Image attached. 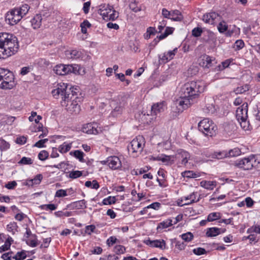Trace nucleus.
Instances as JSON below:
<instances>
[{
  "instance_id": "39",
  "label": "nucleus",
  "mask_w": 260,
  "mask_h": 260,
  "mask_svg": "<svg viewBox=\"0 0 260 260\" xmlns=\"http://www.w3.org/2000/svg\"><path fill=\"white\" fill-rule=\"evenodd\" d=\"M233 60L232 59H228L224 60V61H222L220 64H219L217 66V68H218L217 70L218 71L223 70L225 68L229 67V66L230 65L231 62L233 61Z\"/></svg>"
},
{
  "instance_id": "46",
  "label": "nucleus",
  "mask_w": 260,
  "mask_h": 260,
  "mask_svg": "<svg viewBox=\"0 0 260 260\" xmlns=\"http://www.w3.org/2000/svg\"><path fill=\"white\" fill-rule=\"evenodd\" d=\"M249 88V86L247 84H246L240 87H238L234 90V92L236 93V94H242L248 90Z\"/></svg>"
},
{
  "instance_id": "14",
  "label": "nucleus",
  "mask_w": 260,
  "mask_h": 260,
  "mask_svg": "<svg viewBox=\"0 0 260 260\" xmlns=\"http://www.w3.org/2000/svg\"><path fill=\"white\" fill-rule=\"evenodd\" d=\"M112 170H117L121 168V162L118 157L112 156L107 158V160L104 161Z\"/></svg>"
},
{
  "instance_id": "11",
  "label": "nucleus",
  "mask_w": 260,
  "mask_h": 260,
  "mask_svg": "<svg viewBox=\"0 0 260 260\" xmlns=\"http://www.w3.org/2000/svg\"><path fill=\"white\" fill-rule=\"evenodd\" d=\"M248 104L245 103L242 105L238 108L236 111V117L239 122L241 123V125L245 130L246 120L248 118Z\"/></svg>"
},
{
  "instance_id": "17",
  "label": "nucleus",
  "mask_w": 260,
  "mask_h": 260,
  "mask_svg": "<svg viewBox=\"0 0 260 260\" xmlns=\"http://www.w3.org/2000/svg\"><path fill=\"white\" fill-rule=\"evenodd\" d=\"M198 192H193L190 194L184 196L181 198V201H187L185 203V205H190L194 203L198 202L201 199V194H199V197H198Z\"/></svg>"
},
{
  "instance_id": "33",
  "label": "nucleus",
  "mask_w": 260,
  "mask_h": 260,
  "mask_svg": "<svg viewBox=\"0 0 260 260\" xmlns=\"http://www.w3.org/2000/svg\"><path fill=\"white\" fill-rule=\"evenodd\" d=\"M29 6L27 4H23L21 7L16 8L18 12L20 13V15L22 17L25 16L29 10Z\"/></svg>"
},
{
  "instance_id": "3",
  "label": "nucleus",
  "mask_w": 260,
  "mask_h": 260,
  "mask_svg": "<svg viewBox=\"0 0 260 260\" xmlns=\"http://www.w3.org/2000/svg\"><path fill=\"white\" fill-rule=\"evenodd\" d=\"M68 86L67 84L64 83L58 84L57 87L52 90L51 92L53 96L55 98L58 99L59 95H60L61 98L65 96L66 97L69 95L70 99H73L77 98V100H80V98L78 96V93L79 92V88L74 87L68 88Z\"/></svg>"
},
{
  "instance_id": "9",
  "label": "nucleus",
  "mask_w": 260,
  "mask_h": 260,
  "mask_svg": "<svg viewBox=\"0 0 260 260\" xmlns=\"http://www.w3.org/2000/svg\"><path fill=\"white\" fill-rule=\"evenodd\" d=\"M79 67L78 65L74 64H63L56 65L53 69L54 72L58 75H66L73 73L75 74L79 73Z\"/></svg>"
},
{
  "instance_id": "23",
  "label": "nucleus",
  "mask_w": 260,
  "mask_h": 260,
  "mask_svg": "<svg viewBox=\"0 0 260 260\" xmlns=\"http://www.w3.org/2000/svg\"><path fill=\"white\" fill-rule=\"evenodd\" d=\"M225 229H222L218 228H208L206 232V236L208 237H212L218 236L221 233L225 232Z\"/></svg>"
},
{
  "instance_id": "56",
  "label": "nucleus",
  "mask_w": 260,
  "mask_h": 260,
  "mask_svg": "<svg viewBox=\"0 0 260 260\" xmlns=\"http://www.w3.org/2000/svg\"><path fill=\"white\" fill-rule=\"evenodd\" d=\"M245 44L242 40H237L234 44V48L236 50H239L244 47Z\"/></svg>"
},
{
  "instance_id": "15",
  "label": "nucleus",
  "mask_w": 260,
  "mask_h": 260,
  "mask_svg": "<svg viewBox=\"0 0 260 260\" xmlns=\"http://www.w3.org/2000/svg\"><path fill=\"white\" fill-rule=\"evenodd\" d=\"M194 101L187 97H184L180 94L179 99L176 101V105L180 106L182 110L186 109L189 107L193 103Z\"/></svg>"
},
{
  "instance_id": "22",
  "label": "nucleus",
  "mask_w": 260,
  "mask_h": 260,
  "mask_svg": "<svg viewBox=\"0 0 260 260\" xmlns=\"http://www.w3.org/2000/svg\"><path fill=\"white\" fill-rule=\"evenodd\" d=\"M219 17L218 13L216 12H211L203 16V20L207 23L210 24H214L216 19Z\"/></svg>"
},
{
  "instance_id": "60",
  "label": "nucleus",
  "mask_w": 260,
  "mask_h": 260,
  "mask_svg": "<svg viewBox=\"0 0 260 260\" xmlns=\"http://www.w3.org/2000/svg\"><path fill=\"white\" fill-rule=\"evenodd\" d=\"M193 252L198 255L206 254L207 253L205 249L202 247H198L193 249Z\"/></svg>"
},
{
  "instance_id": "57",
  "label": "nucleus",
  "mask_w": 260,
  "mask_h": 260,
  "mask_svg": "<svg viewBox=\"0 0 260 260\" xmlns=\"http://www.w3.org/2000/svg\"><path fill=\"white\" fill-rule=\"evenodd\" d=\"M227 153V155L225 157L228 156H236L240 154V151L237 148H235L234 149L230 150L228 152L225 151Z\"/></svg>"
},
{
  "instance_id": "16",
  "label": "nucleus",
  "mask_w": 260,
  "mask_h": 260,
  "mask_svg": "<svg viewBox=\"0 0 260 260\" xmlns=\"http://www.w3.org/2000/svg\"><path fill=\"white\" fill-rule=\"evenodd\" d=\"M143 242L151 247H157L161 249L166 248V242L164 240H151L150 239H148L144 240Z\"/></svg>"
},
{
  "instance_id": "19",
  "label": "nucleus",
  "mask_w": 260,
  "mask_h": 260,
  "mask_svg": "<svg viewBox=\"0 0 260 260\" xmlns=\"http://www.w3.org/2000/svg\"><path fill=\"white\" fill-rule=\"evenodd\" d=\"M214 58L206 54H204L201 56L199 60V64L203 68H209L212 66V62L214 61Z\"/></svg>"
},
{
  "instance_id": "61",
  "label": "nucleus",
  "mask_w": 260,
  "mask_h": 260,
  "mask_svg": "<svg viewBox=\"0 0 260 260\" xmlns=\"http://www.w3.org/2000/svg\"><path fill=\"white\" fill-rule=\"evenodd\" d=\"M252 232L260 234V225H256L252 226L247 230L248 233H251Z\"/></svg>"
},
{
  "instance_id": "8",
  "label": "nucleus",
  "mask_w": 260,
  "mask_h": 260,
  "mask_svg": "<svg viewBox=\"0 0 260 260\" xmlns=\"http://www.w3.org/2000/svg\"><path fill=\"white\" fill-rule=\"evenodd\" d=\"M98 13L106 21L115 20L118 17V13L113 7L105 4L100 6Z\"/></svg>"
},
{
  "instance_id": "31",
  "label": "nucleus",
  "mask_w": 260,
  "mask_h": 260,
  "mask_svg": "<svg viewBox=\"0 0 260 260\" xmlns=\"http://www.w3.org/2000/svg\"><path fill=\"white\" fill-rule=\"evenodd\" d=\"M26 243L31 247H36L39 244L37 235L35 234L31 235V237L26 240Z\"/></svg>"
},
{
  "instance_id": "59",
  "label": "nucleus",
  "mask_w": 260,
  "mask_h": 260,
  "mask_svg": "<svg viewBox=\"0 0 260 260\" xmlns=\"http://www.w3.org/2000/svg\"><path fill=\"white\" fill-rule=\"evenodd\" d=\"M48 139H44L42 140H40L37 142L35 145L34 146L38 148H43L45 147V143L48 142Z\"/></svg>"
},
{
  "instance_id": "12",
  "label": "nucleus",
  "mask_w": 260,
  "mask_h": 260,
  "mask_svg": "<svg viewBox=\"0 0 260 260\" xmlns=\"http://www.w3.org/2000/svg\"><path fill=\"white\" fill-rule=\"evenodd\" d=\"M145 144L144 138L142 136H138L134 139L128 146V151L133 153L141 152Z\"/></svg>"
},
{
  "instance_id": "45",
  "label": "nucleus",
  "mask_w": 260,
  "mask_h": 260,
  "mask_svg": "<svg viewBox=\"0 0 260 260\" xmlns=\"http://www.w3.org/2000/svg\"><path fill=\"white\" fill-rule=\"evenodd\" d=\"M174 28L170 27H166L165 32L159 36V39H164L168 37L169 35L172 34Z\"/></svg>"
},
{
  "instance_id": "20",
  "label": "nucleus",
  "mask_w": 260,
  "mask_h": 260,
  "mask_svg": "<svg viewBox=\"0 0 260 260\" xmlns=\"http://www.w3.org/2000/svg\"><path fill=\"white\" fill-rule=\"evenodd\" d=\"M66 56L69 59H83L84 53L80 50L74 49L66 51Z\"/></svg>"
},
{
  "instance_id": "21",
  "label": "nucleus",
  "mask_w": 260,
  "mask_h": 260,
  "mask_svg": "<svg viewBox=\"0 0 260 260\" xmlns=\"http://www.w3.org/2000/svg\"><path fill=\"white\" fill-rule=\"evenodd\" d=\"M177 48H175L173 50L169 51L167 52H165L164 54L161 55H159V59L162 61L163 63H166L168 61L171 60L172 59L175 54L176 53L177 51Z\"/></svg>"
},
{
  "instance_id": "28",
  "label": "nucleus",
  "mask_w": 260,
  "mask_h": 260,
  "mask_svg": "<svg viewBox=\"0 0 260 260\" xmlns=\"http://www.w3.org/2000/svg\"><path fill=\"white\" fill-rule=\"evenodd\" d=\"M240 32V28L234 25L233 26H230L228 29V31L226 32V36L228 37L236 36L239 35Z\"/></svg>"
},
{
  "instance_id": "18",
  "label": "nucleus",
  "mask_w": 260,
  "mask_h": 260,
  "mask_svg": "<svg viewBox=\"0 0 260 260\" xmlns=\"http://www.w3.org/2000/svg\"><path fill=\"white\" fill-rule=\"evenodd\" d=\"M176 157L180 161L182 165H186L188 159L190 157V154L186 151L183 149H179L177 151Z\"/></svg>"
},
{
  "instance_id": "7",
  "label": "nucleus",
  "mask_w": 260,
  "mask_h": 260,
  "mask_svg": "<svg viewBox=\"0 0 260 260\" xmlns=\"http://www.w3.org/2000/svg\"><path fill=\"white\" fill-rule=\"evenodd\" d=\"M255 155L251 154L248 157L238 159L234 161L233 165L238 168L243 170H251L256 163Z\"/></svg>"
},
{
  "instance_id": "6",
  "label": "nucleus",
  "mask_w": 260,
  "mask_h": 260,
  "mask_svg": "<svg viewBox=\"0 0 260 260\" xmlns=\"http://www.w3.org/2000/svg\"><path fill=\"white\" fill-rule=\"evenodd\" d=\"M80 100L77 98L73 99H70L69 96H62L60 102L61 105L65 107L66 109L71 114H77L80 111V106L79 105Z\"/></svg>"
},
{
  "instance_id": "64",
  "label": "nucleus",
  "mask_w": 260,
  "mask_h": 260,
  "mask_svg": "<svg viewBox=\"0 0 260 260\" xmlns=\"http://www.w3.org/2000/svg\"><path fill=\"white\" fill-rule=\"evenodd\" d=\"M156 160H161L164 162H169L171 159V156H167V155H161V156H158L156 157V158H155Z\"/></svg>"
},
{
  "instance_id": "58",
  "label": "nucleus",
  "mask_w": 260,
  "mask_h": 260,
  "mask_svg": "<svg viewBox=\"0 0 260 260\" xmlns=\"http://www.w3.org/2000/svg\"><path fill=\"white\" fill-rule=\"evenodd\" d=\"M43 179V176L42 174L37 175L34 178L32 179V184L34 185H38L40 183Z\"/></svg>"
},
{
  "instance_id": "47",
  "label": "nucleus",
  "mask_w": 260,
  "mask_h": 260,
  "mask_svg": "<svg viewBox=\"0 0 260 260\" xmlns=\"http://www.w3.org/2000/svg\"><path fill=\"white\" fill-rule=\"evenodd\" d=\"M125 251V248L121 245H116L114 248V252L116 254H123Z\"/></svg>"
},
{
  "instance_id": "43",
  "label": "nucleus",
  "mask_w": 260,
  "mask_h": 260,
  "mask_svg": "<svg viewBox=\"0 0 260 260\" xmlns=\"http://www.w3.org/2000/svg\"><path fill=\"white\" fill-rule=\"evenodd\" d=\"M129 7L134 12L141 11V7L138 6V2L136 1L131 2L129 5Z\"/></svg>"
},
{
  "instance_id": "4",
  "label": "nucleus",
  "mask_w": 260,
  "mask_h": 260,
  "mask_svg": "<svg viewBox=\"0 0 260 260\" xmlns=\"http://www.w3.org/2000/svg\"><path fill=\"white\" fill-rule=\"evenodd\" d=\"M15 85L14 76L12 72L4 68H0V88L11 89Z\"/></svg>"
},
{
  "instance_id": "52",
  "label": "nucleus",
  "mask_w": 260,
  "mask_h": 260,
  "mask_svg": "<svg viewBox=\"0 0 260 260\" xmlns=\"http://www.w3.org/2000/svg\"><path fill=\"white\" fill-rule=\"evenodd\" d=\"M49 157V153L46 150L41 151L38 154V158L40 160L44 161Z\"/></svg>"
},
{
  "instance_id": "37",
  "label": "nucleus",
  "mask_w": 260,
  "mask_h": 260,
  "mask_svg": "<svg viewBox=\"0 0 260 260\" xmlns=\"http://www.w3.org/2000/svg\"><path fill=\"white\" fill-rule=\"evenodd\" d=\"M183 177L188 178H195L198 177L199 175L192 171H185L181 173Z\"/></svg>"
},
{
  "instance_id": "5",
  "label": "nucleus",
  "mask_w": 260,
  "mask_h": 260,
  "mask_svg": "<svg viewBox=\"0 0 260 260\" xmlns=\"http://www.w3.org/2000/svg\"><path fill=\"white\" fill-rule=\"evenodd\" d=\"M198 129L205 136L213 137L215 136L217 132V126L209 118H205L201 120L198 123Z\"/></svg>"
},
{
  "instance_id": "42",
  "label": "nucleus",
  "mask_w": 260,
  "mask_h": 260,
  "mask_svg": "<svg viewBox=\"0 0 260 260\" xmlns=\"http://www.w3.org/2000/svg\"><path fill=\"white\" fill-rule=\"evenodd\" d=\"M74 207L78 209H83L86 208V202L84 200L75 202L73 203Z\"/></svg>"
},
{
  "instance_id": "54",
  "label": "nucleus",
  "mask_w": 260,
  "mask_h": 260,
  "mask_svg": "<svg viewBox=\"0 0 260 260\" xmlns=\"http://www.w3.org/2000/svg\"><path fill=\"white\" fill-rule=\"evenodd\" d=\"M217 28L220 32L223 33L225 31H228V26L226 23L224 21H223L219 23Z\"/></svg>"
},
{
  "instance_id": "35",
  "label": "nucleus",
  "mask_w": 260,
  "mask_h": 260,
  "mask_svg": "<svg viewBox=\"0 0 260 260\" xmlns=\"http://www.w3.org/2000/svg\"><path fill=\"white\" fill-rule=\"evenodd\" d=\"M72 153H73L74 156L76 158L78 159L80 162H83L85 161L83 158L84 153L82 151L76 150H75L74 152L71 151L70 152V154H72Z\"/></svg>"
},
{
  "instance_id": "27",
  "label": "nucleus",
  "mask_w": 260,
  "mask_h": 260,
  "mask_svg": "<svg viewBox=\"0 0 260 260\" xmlns=\"http://www.w3.org/2000/svg\"><path fill=\"white\" fill-rule=\"evenodd\" d=\"M217 185L215 181L203 180L200 182V186L208 190H213Z\"/></svg>"
},
{
  "instance_id": "63",
  "label": "nucleus",
  "mask_w": 260,
  "mask_h": 260,
  "mask_svg": "<svg viewBox=\"0 0 260 260\" xmlns=\"http://www.w3.org/2000/svg\"><path fill=\"white\" fill-rule=\"evenodd\" d=\"M202 32L203 30L202 28L200 27H195L192 30V35L195 37H198L201 35Z\"/></svg>"
},
{
  "instance_id": "49",
  "label": "nucleus",
  "mask_w": 260,
  "mask_h": 260,
  "mask_svg": "<svg viewBox=\"0 0 260 260\" xmlns=\"http://www.w3.org/2000/svg\"><path fill=\"white\" fill-rule=\"evenodd\" d=\"M20 165H26L33 164V160L30 157H23L19 161Z\"/></svg>"
},
{
  "instance_id": "13",
  "label": "nucleus",
  "mask_w": 260,
  "mask_h": 260,
  "mask_svg": "<svg viewBox=\"0 0 260 260\" xmlns=\"http://www.w3.org/2000/svg\"><path fill=\"white\" fill-rule=\"evenodd\" d=\"M5 18L6 21L9 24L13 25L17 23L22 17L20 15V13L18 12L17 10L14 8L7 13Z\"/></svg>"
},
{
  "instance_id": "48",
  "label": "nucleus",
  "mask_w": 260,
  "mask_h": 260,
  "mask_svg": "<svg viewBox=\"0 0 260 260\" xmlns=\"http://www.w3.org/2000/svg\"><path fill=\"white\" fill-rule=\"evenodd\" d=\"M54 215L56 217H61L62 216L69 217L72 215V212L71 211L63 212L62 211H58L54 212Z\"/></svg>"
},
{
  "instance_id": "51",
  "label": "nucleus",
  "mask_w": 260,
  "mask_h": 260,
  "mask_svg": "<svg viewBox=\"0 0 260 260\" xmlns=\"http://www.w3.org/2000/svg\"><path fill=\"white\" fill-rule=\"evenodd\" d=\"M182 239L185 242L191 241L193 238V234L190 232H187L181 235Z\"/></svg>"
},
{
  "instance_id": "34",
  "label": "nucleus",
  "mask_w": 260,
  "mask_h": 260,
  "mask_svg": "<svg viewBox=\"0 0 260 260\" xmlns=\"http://www.w3.org/2000/svg\"><path fill=\"white\" fill-rule=\"evenodd\" d=\"M124 109V104L120 103L119 105L114 108L111 114L113 116H117L118 115L122 114Z\"/></svg>"
},
{
  "instance_id": "55",
  "label": "nucleus",
  "mask_w": 260,
  "mask_h": 260,
  "mask_svg": "<svg viewBox=\"0 0 260 260\" xmlns=\"http://www.w3.org/2000/svg\"><path fill=\"white\" fill-rule=\"evenodd\" d=\"M18 228L16 222H10L7 225V229L9 232L14 233Z\"/></svg>"
},
{
  "instance_id": "44",
  "label": "nucleus",
  "mask_w": 260,
  "mask_h": 260,
  "mask_svg": "<svg viewBox=\"0 0 260 260\" xmlns=\"http://www.w3.org/2000/svg\"><path fill=\"white\" fill-rule=\"evenodd\" d=\"M116 202V197L112 196H109L107 198H105L102 201V203L105 205L113 204Z\"/></svg>"
},
{
  "instance_id": "62",
  "label": "nucleus",
  "mask_w": 260,
  "mask_h": 260,
  "mask_svg": "<svg viewBox=\"0 0 260 260\" xmlns=\"http://www.w3.org/2000/svg\"><path fill=\"white\" fill-rule=\"evenodd\" d=\"M67 196V191L60 189L57 190L55 193V197L57 198L64 197Z\"/></svg>"
},
{
  "instance_id": "41",
  "label": "nucleus",
  "mask_w": 260,
  "mask_h": 260,
  "mask_svg": "<svg viewBox=\"0 0 260 260\" xmlns=\"http://www.w3.org/2000/svg\"><path fill=\"white\" fill-rule=\"evenodd\" d=\"M26 251L23 250L21 251L17 252L16 255L13 256V258L15 260H23L26 257Z\"/></svg>"
},
{
  "instance_id": "1",
  "label": "nucleus",
  "mask_w": 260,
  "mask_h": 260,
  "mask_svg": "<svg viewBox=\"0 0 260 260\" xmlns=\"http://www.w3.org/2000/svg\"><path fill=\"white\" fill-rule=\"evenodd\" d=\"M17 38L7 32L0 33V59H6L15 54L19 49Z\"/></svg>"
},
{
  "instance_id": "50",
  "label": "nucleus",
  "mask_w": 260,
  "mask_h": 260,
  "mask_svg": "<svg viewBox=\"0 0 260 260\" xmlns=\"http://www.w3.org/2000/svg\"><path fill=\"white\" fill-rule=\"evenodd\" d=\"M11 245V243L10 241L9 238H8L5 242V244L0 247V253L10 249Z\"/></svg>"
},
{
  "instance_id": "24",
  "label": "nucleus",
  "mask_w": 260,
  "mask_h": 260,
  "mask_svg": "<svg viewBox=\"0 0 260 260\" xmlns=\"http://www.w3.org/2000/svg\"><path fill=\"white\" fill-rule=\"evenodd\" d=\"M165 110V105L164 102L158 103L154 104L151 107V114L157 115V114L164 112Z\"/></svg>"
},
{
  "instance_id": "32",
  "label": "nucleus",
  "mask_w": 260,
  "mask_h": 260,
  "mask_svg": "<svg viewBox=\"0 0 260 260\" xmlns=\"http://www.w3.org/2000/svg\"><path fill=\"white\" fill-rule=\"evenodd\" d=\"M203 111L208 114H213L215 113L216 109L214 104H208L203 108Z\"/></svg>"
},
{
  "instance_id": "2",
  "label": "nucleus",
  "mask_w": 260,
  "mask_h": 260,
  "mask_svg": "<svg viewBox=\"0 0 260 260\" xmlns=\"http://www.w3.org/2000/svg\"><path fill=\"white\" fill-rule=\"evenodd\" d=\"M202 81H191L185 83L181 87L180 94L193 101L198 99L205 88Z\"/></svg>"
},
{
  "instance_id": "26",
  "label": "nucleus",
  "mask_w": 260,
  "mask_h": 260,
  "mask_svg": "<svg viewBox=\"0 0 260 260\" xmlns=\"http://www.w3.org/2000/svg\"><path fill=\"white\" fill-rule=\"evenodd\" d=\"M96 124L88 123L86 126H84L83 128L84 132L88 134H97L99 132L95 127Z\"/></svg>"
},
{
  "instance_id": "36",
  "label": "nucleus",
  "mask_w": 260,
  "mask_h": 260,
  "mask_svg": "<svg viewBox=\"0 0 260 260\" xmlns=\"http://www.w3.org/2000/svg\"><path fill=\"white\" fill-rule=\"evenodd\" d=\"M221 217V214L219 212H212L210 213L207 217L208 222L213 221L219 219Z\"/></svg>"
},
{
  "instance_id": "30",
  "label": "nucleus",
  "mask_w": 260,
  "mask_h": 260,
  "mask_svg": "<svg viewBox=\"0 0 260 260\" xmlns=\"http://www.w3.org/2000/svg\"><path fill=\"white\" fill-rule=\"evenodd\" d=\"M170 16V19L176 21H181L183 19V16L181 13L177 10L172 11Z\"/></svg>"
},
{
  "instance_id": "40",
  "label": "nucleus",
  "mask_w": 260,
  "mask_h": 260,
  "mask_svg": "<svg viewBox=\"0 0 260 260\" xmlns=\"http://www.w3.org/2000/svg\"><path fill=\"white\" fill-rule=\"evenodd\" d=\"M39 207L42 210H46V211H48V210L53 211L57 209V205L53 204H44V205H41V206H40Z\"/></svg>"
},
{
  "instance_id": "10",
  "label": "nucleus",
  "mask_w": 260,
  "mask_h": 260,
  "mask_svg": "<svg viewBox=\"0 0 260 260\" xmlns=\"http://www.w3.org/2000/svg\"><path fill=\"white\" fill-rule=\"evenodd\" d=\"M201 155L204 162H208L212 159H221L227 155V153L223 151L216 152L209 149H203L201 151Z\"/></svg>"
},
{
  "instance_id": "25",
  "label": "nucleus",
  "mask_w": 260,
  "mask_h": 260,
  "mask_svg": "<svg viewBox=\"0 0 260 260\" xmlns=\"http://www.w3.org/2000/svg\"><path fill=\"white\" fill-rule=\"evenodd\" d=\"M44 18L41 15L36 14L30 20V23L34 29H38L40 27Z\"/></svg>"
},
{
  "instance_id": "38",
  "label": "nucleus",
  "mask_w": 260,
  "mask_h": 260,
  "mask_svg": "<svg viewBox=\"0 0 260 260\" xmlns=\"http://www.w3.org/2000/svg\"><path fill=\"white\" fill-rule=\"evenodd\" d=\"M71 144H67L64 142L59 146L58 150L60 153H64L68 152L71 149Z\"/></svg>"
},
{
  "instance_id": "53",
  "label": "nucleus",
  "mask_w": 260,
  "mask_h": 260,
  "mask_svg": "<svg viewBox=\"0 0 260 260\" xmlns=\"http://www.w3.org/2000/svg\"><path fill=\"white\" fill-rule=\"evenodd\" d=\"M82 175V172L80 171H72L69 173V177L72 179H76Z\"/></svg>"
},
{
  "instance_id": "29",
  "label": "nucleus",
  "mask_w": 260,
  "mask_h": 260,
  "mask_svg": "<svg viewBox=\"0 0 260 260\" xmlns=\"http://www.w3.org/2000/svg\"><path fill=\"white\" fill-rule=\"evenodd\" d=\"M173 225V220L171 218H168L166 220L162 221L158 224L157 226V230L159 231L164 229H166Z\"/></svg>"
}]
</instances>
